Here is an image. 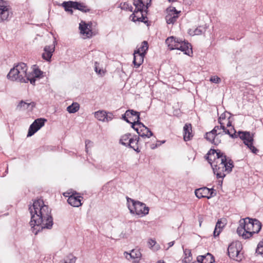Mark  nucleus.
I'll return each mask as SVG.
<instances>
[{
  "mask_svg": "<svg viewBox=\"0 0 263 263\" xmlns=\"http://www.w3.org/2000/svg\"><path fill=\"white\" fill-rule=\"evenodd\" d=\"M29 210L31 215L30 224L34 235H37L43 229L50 230L52 228L53 219L51 209L44 204L42 199H35Z\"/></svg>",
  "mask_w": 263,
  "mask_h": 263,
  "instance_id": "nucleus-1",
  "label": "nucleus"
},
{
  "mask_svg": "<svg viewBox=\"0 0 263 263\" xmlns=\"http://www.w3.org/2000/svg\"><path fill=\"white\" fill-rule=\"evenodd\" d=\"M261 229L262 224L258 219L247 217L239 220L237 233L246 239L251 238L255 234H258Z\"/></svg>",
  "mask_w": 263,
  "mask_h": 263,
  "instance_id": "nucleus-2",
  "label": "nucleus"
},
{
  "mask_svg": "<svg viewBox=\"0 0 263 263\" xmlns=\"http://www.w3.org/2000/svg\"><path fill=\"white\" fill-rule=\"evenodd\" d=\"M214 162L221 165L222 174L231 173L234 167L233 161L221 151H218L217 157H214Z\"/></svg>",
  "mask_w": 263,
  "mask_h": 263,
  "instance_id": "nucleus-3",
  "label": "nucleus"
},
{
  "mask_svg": "<svg viewBox=\"0 0 263 263\" xmlns=\"http://www.w3.org/2000/svg\"><path fill=\"white\" fill-rule=\"evenodd\" d=\"M132 135L130 133L126 134L121 136L119 143L126 147L133 148L137 153L140 152L139 148V142L140 138L137 135H134L131 137Z\"/></svg>",
  "mask_w": 263,
  "mask_h": 263,
  "instance_id": "nucleus-4",
  "label": "nucleus"
},
{
  "mask_svg": "<svg viewBox=\"0 0 263 263\" xmlns=\"http://www.w3.org/2000/svg\"><path fill=\"white\" fill-rule=\"evenodd\" d=\"M129 200L132 202L133 206V208H130L129 206H128V209L131 213L136 214L137 215H141V216H145L148 214L149 209L148 206H146L145 203L127 197L128 202Z\"/></svg>",
  "mask_w": 263,
  "mask_h": 263,
  "instance_id": "nucleus-5",
  "label": "nucleus"
},
{
  "mask_svg": "<svg viewBox=\"0 0 263 263\" xmlns=\"http://www.w3.org/2000/svg\"><path fill=\"white\" fill-rule=\"evenodd\" d=\"M242 245L239 241L232 242L228 248L227 253L229 257L233 259H241L240 252L242 249Z\"/></svg>",
  "mask_w": 263,
  "mask_h": 263,
  "instance_id": "nucleus-6",
  "label": "nucleus"
},
{
  "mask_svg": "<svg viewBox=\"0 0 263 263\" xmlns=\"http://www.w3.org/2000/svg\"><path fill=\"white\" fill-rule=\"evenodd\" d=\"M46 121L47 119L43 118L35 119L29 126L27 133V137H29L33 136L41 128L44 126Z\"/></svg>",
  "mask_w": 263,
  "mask_h": 263,
  "instance_id": "nucleus-7",
  "label": "nucleus"
},
{
  "mask_svg": "<svg viewBox=\"0 0 263 263\" xmlns=\"http://www.w3.org/2000/svg\"><path fill=\"white\" fill-rule=\"evenodd\" d=\"M5 2L0 0V22L8 20L11 17L12 13L9 12V6L5 5Z\"/></svg>",
  "mask_w": 263,
  "mask_h": 263,
  "instance_id": "nucleus-8",
  "label": "nucleus"
},
{
  "mask_svg": "<svg viewBox=\"0 0 263 263\" xmlns=\"http://www.w3.org/2000/svg\"><path fill=\"white\" fill-rule=\"evenodd\" d=\"M83 197L80 195V194L74 191L69 196L67 199V202L72 206L79 207L82 205L81 199Z\"/></svg>",
  "mask_w": 263,
  "mask_h": 263,
  "instance_id": "nucleus-9",
  "label": "nucleus"
},
{
  "mask_svg": "<svg viewBox=\"0 0 263 263\" xmlns=\"http://www.w3.org/2000/svg\"><path fill=\"white\" fill-rule=\"evenodd\" d=\"M177 50H180L183 52L184 54L189 56H191V54H193L192 46L188 42V41L182 39V42L178 43V46L177 47Z\"/></svg>",
  "mask_w": 263,
  "mask_h": 263,
  "instance_id": "nucleus-10",
  "label": "nucleus"
},
{
  "mask_svg": "<svg viewBox=\"0 0 263 263\" xmlns=\"http://www.w3.org/2000/svg\"><path fill=\"white\" fill-rule=\"evenodd\" d=\"M56 41L53 42V44L51 46H45L44 48V52L42 53V58L47 62H50L53 53L55 50V44Z\"/></svg>",
  "mask_w": 263,
  "mask_h": 263,
  "instance_id": "nucleus-11",
  "label": "nucleus"
},
{
  "mask_svg": "<svg viewBox=\"0 0 263 263\" xmlns=\"http://www.w3.org/2000/svg\"><path fill=\"white\" fill-rule=\"evenodd\" d=\"M182 42V39L178 38L174 36L168 37L165 40V43L167 45L170 50L177 49L178 43Z\"/></svg>",
  "mask_w": 263,
  "mask_h": 263,
  "instance_id": "nucleus-12",
  "label": "nucleus"
},
{
  "mask_svg": "<svg viewBox=\"0 0 263 263\" xmlns=\"http://www.w3.org/2000/svg\"><path fill=\"white\" fill-rule=\"evenodd\" d=\"M133 54L134 60L133 63L136 68H138L143 63L145 54H142L140 51V49H137L135 50Z\"/></svg>",
  "mask_w": 263,
  "mask_h": 263,
  "instance_id": "nucleus-13",
  "label": "nucleus"
},
{
  "mask_svg": "<svg viewBox=\"0 0 263 263\" xmlns=\"http://www.w3.org/2000/svg\"><path fill=\"white\" fill-rule=\"evenodd\" d=\"M91 25V23H90V25H89L85 22L82 21L79 25L80 33L82 34H85L88 38L91 37L92 35V31L91 29H90L88 28V26H89L90 27Z\"/></svg>",
  "mask_w": 263,
  "mask_h": 263,
  "instance_id": "nucleus-14",
  "label": "nucleus"
},
{
  "mask_svg": "<svg viewBox=\"0 0 263 263\" xmlns=\"http://www.w3.org/2000/svg\"><path fill=\"white\" fill-rule=\"evenodd\" d=\"M20 73V71H18V69L14 66L10 69L9 72L7 76V77L11 81H16L20 82L21 77L20 76V75H21Z\"/></svg>",
  "mask_w": 263,
  "mask_h": 263,
  "instance_id": "nucleus-15",
  "label": "nucleus"
},
{
  "mask_svg": "<svg viewBox=\"0 0 263 263\" xmlns=\"http://www.w3.org/2000/svg\"><path fill=\"white\" fill-rule=\"evenodd\" d=\"M219 164L216 163L214 162V158H213V163H212V168L214 174L216 176L217 178H222L223 179L224 177L226 176V174L224 173L222 174L221 171V165H219Z\"/></svg>",
  "mask_w": 263,
  "mask_h": 263,
  "instance_id": "nucleus-16",
  "label": "nucleus"
},
{
  "mask_svg": "<svg viewBox=\"0 0 263 263\" xmlns=\"http://www.w3.org/2000/svg\"><path fill=\"white\" fill-rule=\"evenodd\" d=\"M59 6L64 8L65 11L72 14L73 11L72 9H75V1H64L62 4H58Z\"/></svg>",
  "mask_w": 263,
  "mask_h": 263,
  "instance_id": "nucleus-17",
  "label": "nucleus"
},
{
  "mask_svg": "<svg viewBox=\"0 0 263 263\" xmlns=\"http://www.w3.org/2000/svg\"><path fill=\"white\" fill-rule=\"evenodd\" d=\"M233 129L234 130V133L231 134V135H230V137L232 138H237L239 137L240 139L243 141V142L246 140L247 137H248L249 135L251 134L250 132L242 130H239L238 133H236V131L234 127H233Z\"/></svg>",
  "mask_w": 263,
  "mask_h": 263,
  "instance_id": "nucleus-18",
  "label": "nucleus"
},
{
  "mask_svg": "<svg viewBox=\"0 0 263 263\" xmlns=\"http://www.w3.org/2000/svg\"><path fill=\"white\" fill-rule=\"evenodd\" d=\"M192 137V124L186 123L183 127V139L187 141L190 140Z\"/></svg>",
  "mask_w": 263,
  "mask_h": 263,
  "instance_id": "nucleus-19",
  "label": "nucleus"
},
{
  "mask_svg": "<svg viewBox=\"0 0 263 263\" xmlns=\"http://www.w3.org/2000/svg\"><path fill=\"white\" fill-rule=\"evenodd\" d=\"M253 135H251V134L249 135L248 137L246 139L243 143L247 146V147L251 150V151L254 154H257L259 151L258 149L253 145Z\"/></svg>",
  "mask_w": 263,
  "mask_h": 263,
  "instance_id": "nucleus-20",
  "label": "nucleus"
},
{
  "mask_svg": "<svg viewBox=\"0 0 263 263\" xmlns=\"http://www.w3.org/2000/svg\"><path fill=\"white\" fill-rule=\"evenodd\" d=\"M195 194L196 197L199 198H206V196L209 194V189L207 187H203L196 189Z\"/></svg>",
  "mask_w": 263,
  "mask_h": 263,
  "instance_id": "nucleus-21",
  "label": "nucleus"
},
{
  "mask_svg": "<svg viewBox=\"0 0 263 263\" xmlns=\"http://www.w3.org/2000/svg\"><path fill=\"white\" fill-rule=\"evenodd\" d=\"M218 151H220L219 149H215L214 148H211L205 155L204 158L208 161V163L212 166V163H213V159H212V156H214V157H217V153Z\"/></svg>",
  "mask_w": 263,
  "mask_h": 263,
  "instance_id": "nucleus-22",
  "label": "nucleus"
},
{
  "mask_svg": "<svg viewBox=\"0 0 263 263\" xmlns=\"http://www.w3.org/2000/svg\"><path fill=\"white\" fill-rule=\"evenodd\" d=\"M75 10H78L82 12H89L91 10L84 3L75 1Z\"/></svg>",
  "mask_w": 263,
  "mask_h": 263,
  "instance_id": "nucleus-23",
  "label": "nucleus"
},
{
  "mask_svg": "<svg viewBox=\"0 0 263 263\" xmlns=\"http://www.w3.org/2000/svg\"><path fill=\"white\" fill-rule=\"evenodd\" d=\"M15 68L18 69V71H20V76L21 77H25L28 74L27 73V65L24 63H20L14 66Z\"/></svg>",
  "mask_w": 263,
  "mask_h": 263,
  "instance_id": "nucleus-24",
  "label": "nucleus"
},
{
  "mask_svg": "<svg viewBox=\"0 0 263 263\" xmlns=\"http://www.w3.org/2000/svg\"><path fill=\"white\" fill-rule=\"evenodd\" d=\"M36 79V78H35L34 76L31 77V73H28L27 76H25V77H21V79H20V82L27 83L28 82H30V84L33 85H35Z\"/></svg>",
  "mask_w": 263,
  "mask_h": 263,
  "instance_id": "nucleus-25",
  "label": "nucleus"
},
{
  "mask_svg": "<svg viewBox=\"0 0 263 263\" xmlns=\"http://www.w3.org/2000/svg\"><path fill=\"white\" fill-rule=\"evenodd\" d=\"M130 258L135 259V262H138L141 257V252L137 250H132L130 253H127Z\"/></svg>",
  "mask_w": 263,
  "mask_h": 263,
  "instance_id": "nucleus-26",
  "label": "nucleus"
},
{
  "mask_svg": "<svg viewBox=\"0 0 263 263\" xmlns=\"http://www.w3.org/2000/svg\"><path fill=\"white\" fill-rule=\"evenodd\" d=\"M204 138L208 141L211 142L212 144L215 145H218L219 143H221V139H218V137H216V136L210 135L208 136H206V133L204 136Z\"/></svg>",
  "mask_w": 263,
  "mask_h": 263,
  "instance_id": "nucleus-27",
  "label": "nucleus"
},
{
  "mask_svg": "<svg viewBox=\"0 0 263 263\" xmlns=\"http://www.w3.org/2000/svg\"><path fill=\"white\" fill-rule=\"evenodd\" d=\"M183 253L185 256L183 261L185 263L190 262L192 260V255L191 250L189 249H183Z\"/></svg>",
  "mask_w": 263,
  "mask_h": 263,
  "instance_id": "nucleus-28",
  "label": "nucleus"
},
{
  "mask_svg": "<svg viewBox=\"0 0 263 263\" xmlns=\"http://www.w3.org/2000/svg\"><path fill=\"white\" fill-rule=\"evenodd\" d=\"M79 108V104L77 102H73L67 107V110L69 113L70 114L75 113L78 111Z\"/></svg>",
  "mask_w": 263,
  "mask_h": 263,
  "instance_id": "nucleus-29",
  "label": "nucleus"
},
{
  "mask_svg": "<svg viewBox=\"0 0 263 263\" xmlns=\"http://www.w3.org/2000/svg\"><path fill=\"white\" fill-rule=\"evenodd\" d=\"M133 5L135 6V9L133 11V13L130 15V17H132V21L135 22V18L137 17L136 14L138 12L141 13L143 7L136 5L135 4H133Z\"/></svg>",
  "mask_w": 263,
  "mask_h": 263,
  "instance_id": "nucleus-30",
  "label": "nucleus"
},
{
  "mask_svg": "<svg viewBox=\"0 0 263 263\" xmlns=\"http://www.w3.org/2000/svg\"><path fill=\"white\" fill-rule=\"evenodd\" d=\"M178 15H172L171 13H168L165 16L166 23L168 24H174L176 22L177 19L178 18Z\"/></svg>",
  "mask_w": 263,
  "mask_h": 263,
  "instance_id": "nucleus-31",
  "label": "nucleus"
},
{
  "mask_svg": "<svg viewBox=\"0 0 263 263\" xmlns=\"http://www.w3.org/2000/svg\"><path fill=\"white\" fill-rule=\"evenodd\" d=\"M105 114L106 111L104 110H99L98 111H96L95 112V117L99 120L102 121L103 122L105 121Z\"/></svg>",
  "mask_w": 263,
  "mask_h": 263,
  "instance_id": "nucleus-32",
  "label": "nucleus"
},
{
  "mask_svg": "<svg viewBox=\"0 0 263 263\" xmlns=\"http://www.w3.org/2000/svg\"><path fill=\"white\" fill-rule=\"evenodd\" d=\"M140 49V51L142 54H146L148 49V44L147 41H144L142 42V45L141 47L139 48Z\"/></svg>",
  "mask_w": 263,
  "mask_h": 263,
  "instance_id": "nucleus-33",
  "label": "nucleus"
},
{
  "mask_svg": "<svg viewBox=\"0 0 263 263\" xmlns=\"http://www.w3.org/2000/svg\"><path fill=\"white\" fill-rule=\"evenodd\" d=\"M35 78L41 79L44 77L43 71H42L38 67L33 68L32 71Z\"/></svg>",
  "mask_w": 263,
  "mask_h": 263,
  "instance_id": "nucleus-34",
  "label": "nucleus"
},
{
  "mask_svg": "<svg viewBox=\"0 0 263 263\" xmlns=\"http://www.w3.org/2000/svg\"><path fill=\"white\" fill-rule=\"evenodd\" d=\"M225 221V219H224L223 220H222V219H218L215 226V231H216V230H219L220 231H222L223 228L224 227L226 224Z\"/></svg>",
  "mask_w": 263,
  "mask_h": 263,
  "instance_id": "nucleus-35",
  "label": "nucleus"
},
{
  "mask_svg": "<svg viewBox=\"0 0 263 263\" xmlns=\"http://www.w3.org/2000/svg\"><path fill=\"white\" fill-rule=\"evenodd\" d=\"M205 258L204 259V263H214L215 262L214 257L210 253H207L204 255Z\"/></svg>",
  "mask_w": 263,
  "mask_h": 263,
  "instance_id": "nucleus-36",
  "label": "nucleus"
},
{
  "mask_svg": "<svg viewBox=\"0 0 263 263\" xmlns=\"http://www.w3.org/2000/svg\"><path fill=\"white\" fill-rule=\"evenodd\" d=\"M29 108V103L21 100L17 106V109L25 110Z\"/></svg>",
  "mask_w": 263,
  "mask_h": 263,
  "instance_id": "nucleus-37",
  "label": "nucleus"
},
{
  "mask_svg": "<svg viewBox=\"0 0 263 263\" xmlns=\"http://www.w3.org/2000/svg\"><path fill=\"white\" fill-rule=\"evenodd\" d=\"M255 253L260 254L263 257V241H260L256 249Z\"/></svg>",
  "mask_w": 263,
  "mask_h": 263,
  "instance_id": "nucleus-38",
  "label": "nucleus"
},
{
  "mask_svg": "<svg viewBox=\"0 0 263 263\" xmlns=\"http://www.w3.org/2000/svg\"><path fill=\"white\" fill-rule=\"evenodd\" d=\"M122 4L121 3V9L124 10H126V11H130V12H133V7H132V5H129L127 2H124L122 6H121Z\"/></svg>",
  "mask_w": 263,
  "mask_h": 263,
  "instance_id": "nucleus-39",
  "label": "nucleus"
},
{
  "mask_svg": "<svg viewBox=\"0 0 263 263\" xmlns=\"http://www.w3.org/2000/svg\"><path fill=\"white\" fill-rule=\"evenodd\" d=\"M141 14V17L137 16V17L135 18V22L136 21H138V22H142L144 24L147 23L148 20H147V16L146 15V14Z\"/></svg>",
  "mask_w": 263,
  "mask_h": 263,
  "instance_id": "nucleus-40",
  "label": "nucleus"
},
{
  "mask_svg": "<svg viewBox=\"0 0 263 263\" xmlns=\"http://www.w3.org/2000/svg\"><path fill=\"white\" fill-rule=\"evenodd\" d=\"M145 131H146V133H142L141 134H139V136H140L142 138H145V137L150 138L151 137L153 136V133L148 127L146 129H145Z\"/></svg>",
  "mask_w": 263,
  "mask_h": 263,
  "instance_id": "nucleus-41",
  "label": "nucleus"
},
{
  "mask_svg": "<svg viewBox=\"0 0 263 263\" xmlns=\"http://www.w3.org/2000/svg\"><path fill=\"white\" fill-rule=\"evenodd\" d=\"M218 129H219L218 125L215 126L212 130L206 133V136H209V135H213L216 136V137H218L217 130Z\"/></svg>",
  "mask_w": 263,
  "mask_h": 263,
  "instance_id": "nucleus-42",
  "label": "nucleus"
},
{
  "mask_svg": "<svg viewBox=\"0 0 263 263\" xmlns=\"http://www.w3.org/2000/svg\"><path fill=\"white\" fill-rule=\"evenodd\" d=\"M168 13H171L172 15H178L180 12L176 10L175 7H170L166 9Z\"/></svg>",
  "mask_w": 263,
  "mask_h": 263,
  "instance_id": "nucleus-43",
  "label": "nucleus"
},
{
  "mask_svg": "<svg viewBox=\"0 0 263 263\" xmlns=\"http://www.w3.org/2000/svg\"><path fill=\"white\" fill-rule=\"evenodd\" d=\"M216 195V191L214 189H209V194L206 196V199H210Z\"/></svg>",
  "mask_w": 263,
  "mask_h": 263,
  "instance_id": "nucleus-44",
  "label": "nucleus"
},
{
  "mask_svg": "<svg viewBox=\"0 0 263 263\" xmlns=\"http://www.w3.org/2000/svg\"><path fill=\"white\" fill-rule=\"evenodd\" d=\"M210 81L212 83L218 84L221 82V79L218 76H213L210 78Z\"/></svg>",
  "mask_w": 263,
  "mask_h": 263,
  "instance_id": "nucleus-45",
  "label": "nucleus"
},
{
  "mask_svg": "<svg viewBox=\"0 0 263 263\" xmlns=\"http://www.w3.org/2000/svg\"><path fill=\"white\" fill-rule=\"evenodd\" d=\"M134 124H137V125L139 126V128H141V130H140V132H143V131H145V129H147V127L144 125V124L142 123L141 121H138L136 123H135Z\"/></svg>",
  "mask_w": 263,
  "mask_h": 263,
  "instance_id": "nucleus-46",
  "label": "nucleus"
},
{
  "mask_svg": "<svg viewBox=\"0 0 263 263\" xmlns=\"http://www.w3.org/2000/svg\"><path fill=\"white\" fill-rule=\"evenodd\" d=\"M127 114H130L131 116H137L138 115H140V112L137 111H136L134 109H129L127 110Z\"/></svg>",
  "mask_w": 263,
  "mask_h": 263,
  "instance_id": "nucleus-47",
  "label": "nucleus"
},
{
  "mask_svg": "<svg viewBox=\"0 0 263 263\" xmlns=\"http://www.w3.org/2000/svg\"><path fill=\"white\" fill-rule=\"evenodd\" d=\"M99 63L97 62H95V71L98 74H101L103 70L99 67Z\"/></svg>",
  "mask_w": 263,
  "mask_h": 263,
  "instance_id": "nucleus-48",
  "label": "nucleus"
},
{
  "mask_svg": "<svg viewBox=\"0 0 263 263\" xmlns=\"http://www.w3.org/2000/svg\"><path fill=\"white\" fill-rule=\"evenodd\" d=\"M105 116L106 117L105 118V121L108 122L112 119L113 114L111 112L107 113L106 112Z\"/></svg>",
  "mask_w": 263,
  "mask_h": 263,
  "instance_id": "nucleus-49",
  "label": "nucleus"
},
{
  "mask_svg": "<svg viewBox=\"0 0 263 263\" xmlns=\"http://www.w3.org/2000/svg\"><path fill=\"white\" fill-rule=\"evenodd\" d=\"M133 4L144 7V2L143 0H133Z\"/></svg>",
  "mask_w": 263,
  "mask_h": 263,
  "instance_id": "nucleus-50",
  "label": "nucleus"
},
{
  "mask_svg": "<svg viewBox=\"0 0 263 263\" xmlns=\"http://www.w3.org/2000/svg\"><path fill=\"white\" fill-rule=\"evenodd\" d=\"M205 258L204 255H199L197 257V261L198 263H204Z\"/></svg>",
  "mask_w": 263,
  "mask_h": 263,
  "instance_id": "nucleus-51",
  "label": "nucleus"
},
{
  "mask_svg": "<svg viewBox=\"0 0 263 263\" xmlns=\"http://www.w3.org/2000/svg\"><path fill=\"white\" fill-rule=\"evenodd\" d=\"M126 115H128L127 111H126L122 115L121 119L126 121L127 123L130 124L131 122L128 119V118H127Z\"/></svg>",
  "mask_w": 263,
  "mask_h": 263,
  "instance_id": "nucleus-52",
  "label": "nucleus"
},
{
  "mask_svg": "<svg viewBox=\"0 0 263 263\" xmlns=\"http://www.w3.org/2000/svg\"><path fill=\"white\" fill-rule=\"evenodd\" d=\"M130 124H131V127H132V128H133L135 131H136V132H137V134H138V136L139 137H140V136H139V134H141V132L140 131H139V128H138V127H135V126H136V125H134V124H133V123H132V122H131V123H130Z\"/></svg>",
  "mask_w": 263,
  "mask_h": 263,
  "instance_id": "nucleus-53",
  "label": "nucleus"
},
{
  "mask_svg": "<svg viewBox=\"0 0 263 263\" xmlns=\"http://www.w3.org/2000/svg\"><path fill=\"white\" fill-rule=\"evenodd\" d=\"M202 33V30L199 28H197L194 31V35H200Z\"/></svg>",
  "mask_w": 263,
  "mask_h": 263,
  "instance_id": "nucleus-54",
  "label": "nucleus"
},
{
  "mask_svg": "<svg viewBox=\"0 0 263 263\" xmlns=\"http://www.w3.org/2000/svg\"><path fill=\"white\" fill-rule=\"evenodd\" d=\"M152 0L146 1V3H144V7L146 8V9H148L149 7L152 5Z\"/></svg>",
  "mask_w": 263,
  "mask_h": 263,
  "instance_id": "nucleus-55",
  "label": "nucleus"
},
{
  "mask_svg": "<svg viewBox=\"0 0 263 263\" xmlns=\"http://www.w3.org/2000/svg\"><path fill=\"white\" fill-rule=\"evenodd\" d=\"M92 144V142L89 140H87L85 141V148H86V151L87 152H88V145H91Z\"/></svg>",
  "mask_w": 263,
  "mask_h": 263,
  "instance_id": "nucleus-56",
  "label": "nucleus"
},
{
  "mask_svg": "<svg viewBox=\"0 0 263 263\" xmlns=\"http://www.w3.org/2000/svg\"><path fill=\"white\" fill-rule=\"evenodd\" d=\"M226 118V113L224 112L221 115V116L218 119V122H222V120L225 119Z\"/></svg>",
  "mask_w": 263,
  "mask_h": 263,
  "instance_id": "nucleus-57",
  "label": "nucleus"
},
{
  "mask_svg": "<svg viewBox=\"0 0 263 263\" xmlns=\"http://www.w3.org/2000/svg\"><path fill=\"white\" fill-rule=\"evenodd\" d=\"M165 142V140H163V141L157 140V144H156V145L155 146L152 147V148L154 149L155 147H157L158 146L160 145L161 144L164 143Z\"/></svg>",
  "mask_w": 263,
  "mask_h": 263,
  "instance_id": "nucleus-58",
  "label": "nucleus"
},
{
  "mask_svg": "<svg viewBox=\"0 0 263 263\" xmlns=\"http://www.w3.org/2000/svg\"><path fill=\"white\" fill-rule=\"evenodd\" d=\"M148 243L150 247H153L156 244V241L155 240L150 239H149Z\"/></svg>",
  "mask_w": 263,
  "mask_h": 263,
  "instance_id": "nucleus-59",
  "label": "nucleus"
},
{
  "mask_svg": "<svg viewBox=\"0 0 263 263\" xmlns=\"http://www.w3.org/2000/svg\"><path fill=\"white\" fill-rule=\"evenodd\" d=\"M221 231L219 230H216V232L215 231V229H214V231L213 232V236L214 237H216L218 236H219V235L220 234V232H221Z\"/></svg>",
  "mask_w": 263,
  "mask_h": 263,
  "instance_id": "nucleus-60",
  "label": "nucleus"
},
{
  "mask_svg": "<svg viewBox=\"0 0 263 263\" xmlns=\"http://www.w3.org/2000/svg\"><path fill=\"white\" fill-rule=\"evenodd\" d=\"M36 103L34 102H31L30 103H29V107L31 106L30 110H32L33 108L35 107Z\"/></svg>",
  "mask_w": 263,
  "mask_h": 263,
  "instance_id": "nucleus-61",
  "label": "nucleus"
},
{
  "mask_svg": "<svg viewBox=\"0 0 263 263\" xmlns=\"http://www.w3.org/2000/svg\"><path fill=\"white\" fill-rule=\"evenodd\" d=\"M223 133H224L225 134H227L230 136V135H231V133L230 132L229 129H227V128L225 127V128L223 130Z\"/></svg>",
  "mask_w": 263,
  "mask_h": 263,
  "instance_id": "nucleus-62",
  "label": "nucleus"
},
{
  "mask_svg": "<svg viewBox=\"0 0 263 263\" xmlns=\"http://www.w3.org/2000/svg\"><path fill=\"white\" fill-rule=\"evenodd\" d=\"M219 124H220V126H218V127H219V129H222L223 130V129L225 128V126H224V124L223 123H222V122H218Z\"/></svg>",
  "mask_w": 263,
  "mask_h": 263,
  "instance_id": "nucleus-63",
  "label": "nucleus"
},
{
  "mask_svg": "<svg viewBox=\"0 0 263 263\" xmlns=\"http://www.w3.org/2000/svg\"><path fill=\"white\" fill-rule=\"evenodd\" d=\"M148 9H146V8L143 7V10L141 11V14H146V15L148 13Z\"/></svg>",
  "mask_w": 263,
  "mask_h": 263,
  "instance_id": "nucleus-64",
  "label": "nucleus"
}]
</instances>
